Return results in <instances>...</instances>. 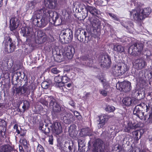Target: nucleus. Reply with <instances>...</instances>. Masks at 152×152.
Listing matches in <instances>:
<instances>
[{"instance_id": "obj_60", "label": "nucleus", "mask_w": 152, "mask_h": 152, "mask_svg": "<svg viewBox=\"0 0 152 152\" xmlns=\"http://www.w3.org/2000/svg\"><path fill=\"white\" fill-rule=\"evenodd\" d=\"M13 128L16 130L18 129V125L17 124H15Z\"/></svg>"}, {"instance_id": "obj_9", "label": "nucleus", "mask_w": 152, "mask_h": 152, "mask_svg": "<svg viewBox=\"0 0 152 152\" xmlns=\"http://www.w3.org/2000/svg\"><path fill=\"white\" fill-rule=\"evenodd\" d=\"M60 118L66 124L71 123L73 115L70 113H67L65 111L61 112Z\"/></svg>"}, {"instance_id": "obj_11", "label": "nucleus", "mask_w": 152, "mask_h": 152, "mask_svg": "<svg viewBox=\"0 0 152 152\" xmlns=\"http://www.w3.org/2000/svg\"><path fill=\"white\" fill-rule=\"evenodd\" d=\"M20 33L23 37L30 39L32 36V28L29 27H23L21 28Z\"/></svg>"}, {"instance_id": "obj_42", "label": "nucleus", "mask_w": 152, "mask_h": 152, "mask_svg": "<svg viewBox=\"0 0 152 152\" xmlns=\"http://www.w3.org/2000/svg\"><path fill=\"white\" fill-rule=\"evenodd\" d=\"M46 100H47V99H45V97L44 98H42L40 99V102L42 104L45 105L46 106L48 107V101H46Z\"/></svg>"}, {"instance_id": "obj_18", "label": "nucleus", "mask_w": 152, "mask_h": 152, "mask_svg": "<svg viewBox=\"0 0 152 152\" xmlns=\"http://www.w3.org/2000/svg\"><path fill=\"white\" fill-rule=\"evenodd\" d=\"M141 107L139 105L136 106L134 109L133 113L140 118L142 119L144 117V113L140 110Z\"/></svg>"}, {"instance_id": "obj_53", "label": "nucleus", "mask_w": 152, "mask_h": 152, "mask_svg": "<svg viewBox=\"0 0 152 152\" xmlns=\"http://www.w3.org/2000/svg\"><path fill=\"white\" fill-rule=\"evenodd\" d=\"M147 121L149 123H152V113H151L149 114Z\"/></svg>"}, {"instance_id": "obj_14", "label": "nucleus", "mask_w": 152, "mask_h": 152, "mask_svg": "<svg viewBox=\"0 0 152 152\" xmlns=\"http://www.w3.org/2000/svg\"><path fill=\"white\" fill-rule=\"evenodd\" d=\"M19 20L15 17H12L10 20V28L11 31L15 30L18 26Z\"/></svg>"}, {"instance_id": "obj_59", "label": "nucleus", "mask_w": 152, "mask_h": 152, "mask_svg": "<svg viewBox=\"0 0 152 152\" xmlns=\"http://www.w3.org/2000/svg\"><path fill=\"white\" fill-rule=\"evenodd\" d=\"M72 85V84L71 83H69L67 84L66 85V86L68 88H70Z\"/></svg>"}, {"instance_id": "obj_45", "label": "nucleus", "mask_w": 152, "mask_h": 152, "mask_svg": "<svg viewBox=\"0 0 152 152\" xmlns=\"http://www.w3.org/2000/svg\"><path fill=\"white\" fill-rule=\"evenodd\" d=\"M83 140H78V149H80V148L83 146Z\"/></svg>"}, {"instance_id": "obj_34", "label": "nucleus", "mask_w": 152, "mask_h": 152, "mask_svg": "<svg viewBox=\"0 0 152 152\" xmlns=\"http://www.w3.org/2000/svg\"><path fill=\"white\" fill-rule=\"evenodd\" d=\"M45 35V33L42 30H40L37 31V36L39 39L42 38Z\"/></svg>"}, {"instance_id": "obj_58", "label": "nucleus", "mask_w": 152, "mask_h": 152, "mask_svg": "<svg viewBox=\"0 0 152 152\" xmlns=\"http://www.w3.org/2000/svg\"><path fill=\"white\" fill-rule=\"evenodd\" d=\"M69 104L71 105L72 106H74L75 105L73 101H70L69 102Z\"/></svg>"}, {"instance_id": "obj_51", "label": "nucleus", "mask_w": 152, "mask_h": 152, "mask_svg": "<svg viewBox=\"0 0 152 152\" xmlns=\"http://www.w3.org/2000/svg\"><path fill=\"white\" fill-rule=\"evenodd\" d=\"M85 133L84 135H86L91 136L92 135V134L91 132H88L89 131V128H86L85 129Z\"/></svg>"}, {"instance_id": "obj_15", "label": "nucleus", "mask_w": 152, "mask_h": 152, "mask_svg": "<svg viewBox=\"0 0 152 152\" xmlns=\"http://www.w3.org/2000/svg\"><path fill=\"white\" fill-rule=\"evenodd\" d=\"M110 116L107 115H103L99 116V122L98 124L99 128H102L105 124V122L107 121L110 118Z\"/></svg>"}, {"instance_id": "obj_50", "label": "nucleus", "mask_w": 152, "mask_h": 152, "mask_svg": "<svg viewBox=\"0 0 152 152\" xmlns=\"http://www.w3.org/2000/svg\"><path fill=\"white\" fill-rule=\"evenodd\" d=\"M48 142L50 144H53V136L52 135H49Z\"/></svg>"}, {"instance_id": "obj_31", "label": "nucleus", "mask_w": 152, "mask_h": 152, "mask_svg": "<svg viewBox=\"0 0 152 152\" xmlns=\"http://www.w3.org/2000/svg\"><path fill=\"white\" fill-rule=\"evenodd\" d=\"M6 123L5 121L4 120L0 119V127H2L3 128V129H1L0 131L1 133H2V130H3L4 128L6 127Z\"/></svg>"}, {"instance_id": "obj_39", "label": "nucleus", "mask_w": 152, "mask_h": 152, "mask_svg": "<svg viewBox=\"0 0 152 152\" xmlns=\"http://www.w3.org/2000/svg\"><path fill=\"white\" fill-rule=\"evenodd\" d=\"M67 144H69V143H66L65 145L64 146H61L60 147V149L61 150V152H68L66 150Z\"/></svg>"}, {"instance_id": "obj_33", "label": "nucleus", "mask_w": 152, "mask_h": 152, "mask_svg": "<svg viewBox=\"0 0 152 152\" xmlns=\"http://www.w3.org/2000/svg\"><path fill=\"white\" fill-rule=\"evenodd\" d=\"M140 131L138 130L134 131L132 132L133 135L134 137V139L136 140H138L140 137V136L138 137L139 132Z\"/></svg>"}, {"instance_id": "obj_19", "label": "nucleus", "mask_w": 152, "mask_h": 152, "mask_svg": "<svg viewBox=\"0 0 152 152\" xmlns=\"http://www.w3.org/2000/svg\"><path fill=\"white\" fill-rule=\"evenodd\" d=\"M136 68L139 69L144 68L146 65V62L142 59H138L134 61Z\"/></svg>"}, {"instance_id": "obj_49", "label": "nucleus", "mask_w": 152, "mask_h": 152, "mask_svg": "<svg viewBox=\"0 0 152 152\" xmlns=\"http://www.w3.org/2000/svg\"><path fill=\"white\" fill-rule=\"evenodd\" d=\"M99 92L101 94L104 96H105L107 95V92L105 90H99Z\"/></svg>"}, {"instance_id": "obj_57", "label": "nucleus", "mask_w": 152, "mask_h": 152, "mask_svg": "<svg viewBox=\"0 0 152 152\" xmlns=\"http://www.w3.org/2000/svg\"><path fill=\"white\" fill-rule=\"evenodd\" d=\"M67 146H68V149L69 150V152H73L72 151V147H71V145H70V144H67Z\"/></svg>"}, {"instance_id": "obj_16", "label": "nucleus", "mask_w": 152, "mask_h": 152, "mask_svg": "<svg viewBox=\"0 0 152 152\" xmlns=\"http://www.w3.org/2000/svg\"><path fill=\"white\" fill-rule=\"evenodd\" d=\"M121 24L125 28H126L127 31L131 34H133L134 29L133 28V25L131 21L121 22Z\"/></svg>"}, {"instance_id": "obj_7", "label": "nucleus", "mask_w": 152, "mask_h": 152, "mask_svg": "<svg viewBox=\"0 0 152 152\" xmlns=\"http://www.w3.org/2000/svg\"><path fill=\"white\" fill-rule=\"evenodd\" d=\"M131 83L129 81H124L117 83L116 84V88L120 91L127 92L131 90Z\"/></svg>"}, {"instance_id": "obj_17", "label": "nucleus", "mask_w": 152, "mask_h": 152, "mask_svg": "<svg viewBox=\"0 0 152 152\" xmlns=\"http://www.w3.org/2000/svg\"><path fill=\"white\" fill-rule=\"evenodd\" d=\"M87 58L86 56H81L80 58H78L76 59V64L77 65H83L85 66H91V65L88 64V63H86V62H88Z\"/></svg>"}, {"instance_id": "obj_30", "label": "nucleus", "mask_w": 152, "mask_h": 152, "mask_svg": "<svg viewBox=\"0 0 152 152\" xmlns=\"http://www.w3.org/2000/svg\"><path fill=\"white\" fill-rule=\"evenodd\" d=\"M103 143V142L101 140L98 139L96 140L94 145L96 148H98L99 147L102 146Z\"/></svg>"}, {"instance_id": "obj_37", "label": "nucleus", "mask_w": 152, "mask_h": 152, "mask_svg": "<svg viewBox=\"0 0 152 152\" xmlns=\"http://www.w3.org/2000/svg\"><path fill=\"white\" fill-rule=\"evenodd\" d=\"M107 14H108L113 20L117 21H119V19L116 15L109 12L107 13Z\"/></svg>"}, {"instance_id": "obj_8", "label": "nucleus", "mask_w": 152, "mask_h": 152, "mask_svg": "<svg viewBox=\"0 0 152 152\" xmlns=\"http://www.w3.org/2000/svg\"><path fill=\"white\" fill-rule=\"evenodd\" d=\"M3 44L4 46L5 51L8 53L13 52L15 49L16 45L12 42V39L10 38H8V42L4 41Z\"/></svg>"}, {"instance_id": "obj_36", "label": "nucleus", "mask_w": 152, "mask_h": 152, "mask_svg": "<svg viewBox=\"0 0 152 152\" xmlns=\"http://www.w3.org/2000/svg\"><path fill=\"white\" fill-rule=\"evenodd\" d=\"M29 105V103L28 101L27 100H24L23 101L22 108L23 109L24 111L28 107Z\"/></svg>"}, {"instance_id": "obj_41", "label": "nucleus", "mask_w": 152, "mask_h": 152, "mask_svg": "<svg viewBox=\"0 0 152 152\" xmlns=\"http://www.w3.org/2000/svg\"><path fill=\"white\" fill-rule=\"evenodd\" d=\"M54 80L55 82L57 83H59L62 81L61 77L59 75L56 76L54 77Z\"/></svg>"}, {"instance_id": "obj_52", "label": "nucleus", "mask_w": 152, "mask_h": 152, "mask_svg": "<svg viewBox=\"0 0 152 152\" xmlns=\"http://www.w3.org/2000/svg\"><path fill=\"white\" fill-rule=\"evenodd\" d=\"M20 142L22 144L25 146L27 144L26 140L25 139H20Z\"/></svg>"}, {"instance_id": "obj_5", "label": "nucleus", "mask_w": 152, "mask_h": 152, "mask_svg": "<svg viewBox=\"0 0 152 152\" xmlns=\"http://www.w3.org/2000/svg\"><path fill=\"white\" fill-rule=\"evenodd\" d=\"M60 39L67 43L70 42L73 37V31L70 29L67 28L62 30L60 34Z\"/></svg>"}, {"instance_id": "obj_10", "label": "nucleus", "mask_w": 152, "mask_h": 152, "mask_svg": "<svg viewBox=\"0 0 152 152\" xmlns=\"http://www.w3.org/2000/svg\"><path fill=\"white\" fill-rule=\"evenodd\" d=\"M99 63H102L105 66L110 65L111 63V59L110 57L107 54L101 55L98 58Z\"/></svg>"}, {"instance_id": "obj_23", "label": "nucleus", "mask_w": 152, "mask_h": 152, "mask_svg": "<svg viewBox=\"0 0 152 152\" xmlns=\"http://www.w3.org/2000/svg\"><path fill=\"white\" fill-rule=\"evenodd\" d=\"M35 89V87L33 85H31L28 88L25 87L23 88L22 93L25 94H29L31 92H33Z\"/></svg>"}, {"instance_id": "obj_24", "label": "nucleus", "mask_w": 152, "mask_h": 152, "mask_svg": "<svg viewBox=\"0 0 152 152\" xmlns=\"http://www.w3.org/2000/svg\"><path fill=\"white\" fill-rule=\"evenodd\" d=\"M98 78L102 83L104 88L106 89L110 87L109 83L106 81L103 75L99 76H98Z\"/></svg>"}, {"instance_id": "obj_22", "label": "nucleus", "mask_w": 152, "mask_h": 152, "mask_svg": "<svg viewBox=\"0 0 152 152\" xmlns=\"http://www.w3.org/2000/svg\"><path fill=\"white\" fill-rule=\"evenodd\" d=\"M35 89V87L33 85H31L28 88L25 87L23 88L22 93L25 94H29L31 92H33Z\"/></svg>"}, {"instance_id": "obj_26", "label": "nucleus", "mask_w": 152, "mask_h": 152, "mask_svg": "<svg viewBox=\"0 0 152 152\" xmlns=\"http://www.w3.org/2000/svg\"><path fill=\"white\" fill-rule=\"evenodd\" d=\"M76 126L74 124L70 126L69 129V134L72 137H74L76 135Z\"/></svg>"}, {"instance_id": "obj_56", "label": "nucleus", "mask_w": 152, "mask_h": 152, "mask_svg": "<svg viewBox=\"0 0 152 152\" xmlns=\"http://www.w3.org/2000/svg\"><path fill=\"white\" fill-rule=\"evenodd\" d=\"M72 112L73 113L74 115L77 117L78 116L80 115L79 113L77 111H72Z\"/></svg>"}, {"instance_id": "obj_4", "label": "nucleus", "mask_w": 152, "mask_h": 152, "mask_svg": "<svg viewBox=\"0 0 152 152\" xmlns=\"http://www.w3.org/2000/svg\"><path fill=\"white\" fill-rule=\"evenodd\" d=\"M143 47L142 44L136 40L134 44L132 45L128 49V52L131 53L132 55L138 56L141 53Z\"/></svg>"}, {"instance_id": "obj_20", "label": "nucleus", "mask_w": 152, "mask_h": 152, "mask_svg": "<svg viewBox=\"0 0 152 152\" xmlns=\"http://www.w3.org/2000/svg\"><path fill=\"white\" fill-rule=\"evenodd\" d=\"M45 8L50 10V9L54 8L56 6V2L54 0H45Z\"/></svg>"}, {"instance_id": "obj_64", "label": "nucleus", "mask_w": 152, "mask_h": 152, "mask_svg": "<svg viewBox=\"0 0 152 152\" xmlns=\"http://www.w3.org/2000/svg\"><path fill=\"white\" fill-rule=\"evenodd\" d=\"M111 131H113V129H112L111 130ZM112 132H109L108 133V134H112Z\"/></svg>"}, {"instance_id": "obj_27", "label": "nucleus", "mask_w": 152, "mask_h": 152, "mask_svg": "<svg viewBox=\"0 0 152 152\" xmlns=\"http://www.w3.org/2000/svg\"><path fill=\"white\" fill-rule=\"evenodd\" d=\"M113 50L114 51L117 53H121L124 51V48L121 45L119 44H116L114 45Z\"/></svg>"}, {"instance_id": "obj_40", "label": "nucleus", "mask_w": 152, "mask_h": 152, "mask_svg": "<svg viewBox=\"0 0 152 152\" xmlns=\"http://www.w3.org/2000/svg\"><path fill=\"white\" fill-rule=\"evenodd\" d=\"M36 4V2L34 1H31L29 3L28 5L29 9L31 10L34 9L35 8Z\"/></svg>"}, {"instance_id": "obj_43", "label": "nucleus", "mask_w": 152, "mask_h": 152, "mask_svg": "<svg viewBox=\"0 0 152 152\" xmlns=\"http://www.w3.org/2000/svg\"><path fill=\"white\" fill-rule=\"evenodd\" d=\"M98 3L99 5L105 6L107 3V0H98Z\"/></svg>"}, {"instance_id": "obj_28", "label": "nucleus", "mask_w": 152, "mask_h": 152, "mask_svg": "<svg viewBox=\"0 0 152 152\" xmlns=\"http://www.w3.org/2000/svg\"><path fill=\"white\" fill-rule=\"evenodd\" d=\"M132 100L130 97H126L123 99V102L125 105L127 106H129L132 103Z\"/></svg>"}, {"instance_id": "obj_38", "label": "nucleus", "mask_w": 152, "mask_h": 152, "mask_svg": "<svg viewBox=\"0 0 152 152\" xmlns=\"http://www.w3.org/2000/svg\"><path fill=\"white\" fill-rule=\"evenodd\" d=\"M41 86L43 88L47 89L49 86V84L48 82L46 81L42 82L41 84Z\"/></svg>"}, {"instance_id": "obj_32", "label": "nucleus", "mask_w": 152, "mask_h": 152, "mask_svg": "<svg viewBox=\"0 0 152 152\" xmlns=\"http://www.w3.org/2000/svg\"><path fill=\"white\" fill-rule=\"evenodd\" d=\"M115 72L116 73L118 74V75H119V73H124V72H123L121 70L122 66H116L115 67Z\"/></svg>"}, {"instance_id": "obj_3", "label": "nucleus", "mask_w": 152, "mask_h": 152, "mask_svg": "<svg viewBox=\"0 0 152 152\" xmlns=\"http://www.w3.org/2000/svg\"><path fill=\"white\" fill-rule=\"evenodd\" d=\"M43 132L46 135L49 133L51 129L52 133L55 135H58L61 132L62 127L60 123L58 122H54L53 124L49 123L48 124V127L45 129L41 128Z\"/></svg>"}, {"instance_id": "obj_29", "label": "nucleus", "mask_w": 152, "mask_h": 152, "mask_svg": "<svg viewBox=\"0 0 152 152\" xmlns=\"http://www.w3.org/2000/svg\"><path fill=\"white\" fill-rule=\"evenodd\" d=\"M93 27L95 28H97L99 26H100V21L97 19L94 20L91 23Z\"/></svg>"}, {"instance_id": "obj_12", "label": "nucleus", "mask_w": 152, "mask_h": 152, "mask_svg": "<svg viewBox=\"0 0 152 152\" xmlns=\"http://www.w3.org/2000/svg\"><path fill=\"white\" fill-rule=\"evenodd\" d=\"M75 52L74 48L71 46L66 47L64 48V54L68 59L72 58Z\"/></svg>"}, {"instance_id": "obj_25", "label": "nucleus", "mask_w": 152, "mask_h": 152, "mask_svg": "<svg viewBox=\"0 0 152 152\" xmlns=\"http://www.w3.org/2000/svg\"><path fill=\"white\" fill-rule=\"evenodd\" d=\"M12 151V147L9 145H2L0 148V152H11Z\"/></svg>"}, {"instance_id": "obj_44", "label": "nucleus", "mask_w": 152, "mask_h": 152, "mask_svg": "<svg viewBox=\"0 0 152 152\" xmlns=\"http://www.w3.org/2000/svg\"><path fill=\"white\" fill-rule=\"evenodd\" d=\"M37 152H44L43 147L40 145L39 144L38 145Z\"/></svg>"}, {"instance_id": "obj_55", "label": "nucleus", "mask_w": 152, "mask_h": 152, "mask_svg": "<svg viewBox=\"0 0 152 152\" xmlns=\"http://www.w3.org/2000/svg\"><path fill=\"white\" fill-rule=\"evenodd\" d=\"M26 131L24 130H22L20 132V135L21 136H24L26 134Z\"/></svg>"}, {"instance_id": "obj_48", "label": "nucleus", "mask_w": 152, "mask_h": 152, "mask_svg": "<svg viewBox=\"0 0 152 152\" xmlns=\"http://www.w3.org/2000/svg\"><path fill=\"white\" fill-rule=\"evenodd\" d=\"M61 79H62V82L63 83H67L69 80V79L68 77L65 76H64L61 77Z\"/></svg>"}, {"instance_id": "obj_13", "label": "nucleus", "mask_w": 152, "mask_h": 152, "mask_svg": "<svg viewBox=\"0 0 152 152\" xmlns=\"http://www.w3.org/2000/svg\"><path fill=\"white\" fill-rule=\"evenodd\" d=\"M127 124H124V130L125 132H129L132 129L137 128L138 126V124H133L131 121H129L126 122Z\"/></svg>"}, {"instance_id": "obj_1", "label": "nucleus", "mask_w": 152, "mask_h": 152, "mask_svg": "<svg viewBox=\"0 0 152 152\" xmlns=\"http://www.w3.org/2000/svg\"><path fill=\"white\" fill-rule=\"evenodd\" d=\"M59 14L55 11H51L45 8L36 10L31 18L33 24L40 28L45 27L49 22L58 25L61 23Z\"/></svg>"}, {"instance_id": "obj_63", "label": "nucleus", "mask_w": 152, "mask_h": 152, "mask_svg": "<svg viewBox=\"0 0 152 152\" xmlns=\"http://www.w3.org/2000/svg\"><path fill=\"white\" fill-rule=\"evenodd\" d=\"M90 93H88L86 94V96L87 97L88 96L90 95Z\"/></svg>"}, {"instance_id": "obj_2", "label": "nucleus", "mask_w": 152, "mask_h": 152, "mask_svg": "<svg viewBox=\"0 0 152 152\" xmlns=\"http://www.w3.org/2000/svg\"><path fill=\"white\" fill-rule=\"evenodd\" d=\"M151 10L149 7H147L140 10L138 9L132 10L130 12L131 17L137 21L145 19L151 13Z\"/></svg>"}, {"instance_id": "obj_61", "label": "nucleus", "mask_w": 152, "mask_h": 152, "mask_svg": "<svg viewBox=\"0 0 152 152\" xmlns=\"http://www.w3.org/2000/svg\"><path fill=\"white\" fill-rule=\"evenodd\" d=\"M16 132H17L18 134H19L20 133V132L19 130H18V129L16 130Z\"/></svg>"}, {"instance_id": "obj_6", "label": "nucleus", "mask_w": 152, "mask_h": 152, "mask_svg": "<svg viewBox=\"0 0 152 152\" xmlns=\"http://www.w3.org/2000/svg\"><path fill=\"white\" fill-rule=\"evenodd\" d=\"M45 98L47 99L48 103H49V106L50 108L53 109L55 112H59L61 110L59 105L57 103L56 99L52 96H45Z\"/></svg>"}, {"instance_id": "obj_46", "label": "nucleus", "mask_w": 152, "mask_h": 152, "mask_svg": "<svg viewBox=\"0 0 152 152\" xmlns=\"http://www.w3.org/2000/svg\"><path fill=\"white\" fill-rule=\"evenodd\" d=\"M133 39V38H131L127 37H124L123 39V40H124L123 42H129L131 41H132Z\"/></svg>"}, {"instance_id": "obj_47", "label": "nucleus", "mask_w": 152, "mask_h": 152, "mask_svg": "<svg viewBox=\"0 0 152 152\" xmlns=\"http://www.w3.org/2000/svg\"><path fill=\"white\" fill-rule=\"evenodd\" d=\"M51 71L52 73L54 74H57L59 73L60 71L56 68H53L51 69Z\"/></svg>"}, {"instance_id": "obj_54", "label": "nucleus", "mask_w": 152, "mask_h": 152, "mask_svg": "<svg viewBox=\"0 0 152 152\" xmlns=\"http://www.w3.org/2000/svg\"><path fill=\"white\" fill-rule=\"evenodd\" d=\"M62 14L63 16H65L68 14V12L66 11V9L63 10L61 11Z\"/></svg>"}, {"instance_id": "obj_62", "label": "nucleus", "mask_w": 152, "mask_h": 152, "mask_svg": "<svg viewBox=\"0 0 152 152\" xmlns=\"http://www.w3.org/2000/svg\"><path fill=\"white\" fill-rule=\"evenodd\" d=\"M3 4V0H0V7Z\"/></svg>"}, {"instance_id": "obj_35", "label": "nucleus", "mask_w": 152, "mask_h": 152, "mask_svg": "<svg viewBox=\"0 0 152 152\" xmlns=\"http://www.w3.org/2000/svg\"><path fill=\"white\" fill-rule=\"evenodd\" d=\"M115 110V107L113 106L108 105L105 108L106 111L109 112H113Z\"/></svg>"}, {"instance_id": "obj_21", "label": "nucleus", "mask_w": 152, "mask_h": 152, "mask_svg": "<svg viewBox=\"0 0 152 152\" xmlns=\"http://www.w3.org/2000/svg\"><path fill=\"white\" fill-rule=\"evenodd\" d=\"M87 10L88 12H89L92 15H96L101 13V12L94 7H87Z\"/></svg>"}]
</instances>
